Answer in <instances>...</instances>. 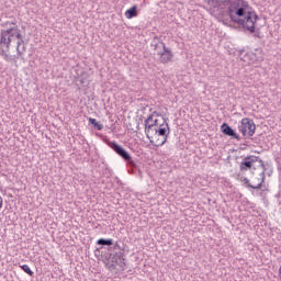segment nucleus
I'll return each instance as SVG.
<instances>
[{"mask_svg":"<svg viewBox=\"0 0 281 281\" xmlns=\"http://www.w3.org/2000/svg\"><path fill=\"white\" fill-rule=\"evenodd\" d=\"M25 54L23 35L18 26L0 31V56L7 63H16Z\"/></svg>","mask_w":281,"mask_h":281,"instance_id":"f257e3e1","label":"nucleus"},{"mask_svg":"<svg viewBox=\"0 0 281 281\" xmlns=\"http://www.w3.org/2000/svg\"><path fill=\"white\" fill-rule=\"evenodd\" d=\"M249 10V2L245 0H234L228 8V15L233 23L243 25L244 30L256 34V21H258V14L256 11Z\"/></svg>","mask_w":281,"mask_h":281,"instance_id":"f03ea898","label":"nucleus"},{"mask_svg":"<svg viewBox=\"0 0 281 281\" xmlns=\"http://www.w3.org/2000/svg\"><path fill=\"white\" fill-rule=\"evenodd\" d=\"M265 166V160L259 156H246L239 165V170L240 172H247L249 170L251 175H256V170H260Z\"/></svg>","mask_w":281,"mask_h":281,"instance_id":"7ed1b4c3","label":"nucleus"},{"mask_svg":"<svg viewBox=\"0 0 281 281\" xmlns=\"http://www.w3.org/2000/svg\"><path fill=\"white\" fill-rule=\"evenodd\" d=\"M265 172H267V166H263L260 169H257L255 173H251L252 177L250 180L248 178H244L243 181L246 188H251L252 190H260L263 188L265 179H267Z\"/></svg>","mask_w":281,"mask_h":281,"instance_id":"20e7f679","label":"nucleus"},{"mask_svg":"<svg viewBox=\"0 0 281 281\" xmlns=\"http://www.w3.org/2000/svg\"><path fill=\"white\" fill-rule=\"evenodd\" d=\"M238 131L244 137H247V135L248 137H254L256 134V123L249 117H244L238 125Z\"/></svg>","mask_w":281,"mask_h":281,"instance_id":"39448f33","label":"nucleus"},{"mask_svg":"<svg viewBox=\"0 0 281 281\" xmlns=\"http://www.w3.org/2000/svg\"><path fill=\"white\" fill-rule=\"evenodd\" d=\"M108 146H110V148H112V150H114V153H116L119 157L124 159V161H127L130 166H135L131 154H128V151H126V149H124V147H122L120 144H117L116 142H109Z\"/></svg>","mask_w":281,"mask_h":281,"instance_id":"423d86ee","label":"nucleus"},{"mask_svg":"<svg viewBox=\"0 0 281 281\" xmlns=\"http://www.w3.org/2000/svg\"><path fill=\"white\" fill-rule=\"evenodd\" d=\"M156 135L164 137L162 140H157V146H164V144L168 142V135H170V125H168V123L158 125Z\"/></svg>","mask_w":281,"mask_h":281,"instance_id":"0eeeda50","label":"nucleus"},{"mask_svg":"<svg viewBox=\"0 0 281 281\" xmlns=\"http://www.w3.org/2000/svg\"><path fill=\"white\" fill-rule=\"evenodd\" d=\"M160 63L162 65H166L168 63H172V58H175V54H172V50L168 47L159 52L158 54Z\"/></svg>","mask_w":281,"mask_h":281,"instance_id":"6e6552de","label":"nucleus"},{"mask_svg":"<svg viewBox=\"0 0 281 281\" xmlns=\"http://www.w3.org/2000/svg\"><path fill=\"white\" fill-rule=\"evenodd\" d=\"M159 120L155 119V122L151 124H145V134L147 139H153L155 135H157V128Z\"/></svg>","mask_w":281,"mask_h":281,"instance_id":"1a4fd4ad","label":"nucleus"},{"mask_svg":"<svg viewBox=\"0 0 281 281\" xmlns=\"http://www.w3.org/2000/svg\"><path fill=\"white\" fill-rule=\"evenodd\" d=\"M221 132L223 133V135H226L227 137H233V139H240L238 133H236V131L232 128V126H229V124L227 123H223L221 125Z\"/></svg>","mask_w":281,"mask_h":281,"instance_id":"9d476101","label":"nucleus"},{"mask_svg":"<svg viewBox=\"0 0 281 281\" xmlns=\"http://www.w3.org/2000/svg\"><path fill=\"white\" fill-rule=\"evenodd\" d=\"M151 47H154V52H156V54L159 56V52L165 49L167 46H166V43L159 40V37H154L151 42Z\"/></svg>","mask_w":281,"mask_h":281,"instance_id":"9b49d317","label":"nucleus"},{"mask_svg":"<svg viewBox=\"0 0 281 281\" xmlns=\"http://www.w3.org/2000/svg\"><path fill=\"white\" fill-rule=\"evenodd\" d=\"M112 257L119 260V269L121 271H124V267H126V259L124 258V251L120 250L119 252H115L114 255H112Z\"/></svg>","mask_w":281,"mask_h":281,"instance_id":"f8f14e48","label":"nucleus"},{"mask_svg":"<svg viewBox=\"0 0 281 281\" xmlns=\"http://www.w3.org/2000/svg\"><path fill=\"white\" fill-rule=\"evenodd\" d=\"M106 265L110 271H114V269H117V267H120V259L113 257V255L110 254Z\"/></svg>","mask_w":281,"mask_h":281,"instance_id":"ddd939ff","label":"nucleus"},{"mask_svg":"<svg viewBox=\"0 0 281 281\" xmlns=\"http://www.w3.org/2000/svg\"><path fill=\"white\" fill-rule=\"evenodd\" d=\"M126 19H135L137 16V5H133L127 11H125Z\"/></svg>","mask_w":281,"mask_h":281,"instance_id":"4468645a","label":"nucleus"},{"mask_svg":"<svg viewBox=\"0 0 281 281\" xmlns=\"http://www.w3.org/2000/svg\"><path fill=\"white\" fill-rule=\"evenodd\" d=\"M160 117L161 114L158 113L157 111H154L151 114H149V116L145 120V124H155V120H157L156 117Z\"/></svg>","mask_w":281,"mask_h":281,"instance_id":"2eb2a0df","label":"nucleus"},{"mask_svg":"<svg viewBox=\"0 0 281 281\" xmlns=\"http://www.w3.org/2000/svg\"><path fill=\"white\" fill-rule=\"evenodd\" d=\"M97 245H101L102 247H111V245H113V239L100 238L97 240Z\"/></svg>","mask_w":281,"mask_h":281,"instance_id":"dca6fc26","label":"nucleus"},{"mask_svg":"<svg viewBox=\"0 0 281 281\" xmlns=\"http://www.w3.org/2000/svg\"><path fill=\"white\" fill-rule=\"evenodd\" d=\"M89 124H93V126H95L97 131H102V128H104V125H102L101 123H98V120L95 119H89Z\"/></svg>","mask_w":281,"mask_h":281,"instance_id":"f3484780","label":"nucleus"},{"mask_svg":"<svg viewBox=\"0 0 281 281\" xmlns=\"http://www.w3.org/2000/svg\"><path fill=\"white\" fill-rule=\"evenodd\" d=\"M20 269H22V271H24V273L27 276H34V271H32L27 265L20 266Z\"/></svg>","mask_w":281,"mask_h":281,"instance_id":"a211bd4d","label":"nucleus"},{"mask_svg":"<svg viewBox=\"0 0 281 281\" xmlns=\"http://www.w3.org/2000/svg\"><path fill=\"white\" fill-rule=\"evenodd\" d=\"M209 3L211 5H218V3H221V1H218V0H209Z\"/></svg>","mask_w":281,"mask_h":281,"instance_id":"6ab92c4d","label":"nucleus"},{"mask_svg":"<svg viewBox=\"0 0 281 281\" xmlns=\"http://www.w3.org/2000/svg\"><path fill=\"white\" fill-rule=\"evenodd\" d=\"M114 249H119L120 251H122V246H120V244H119V243H115V245H114Z\"/></svg>","mask_w":281,"mask_h":281,"instance_id":"aec40b11","label":"nucleus"},{"mask_svg":"<svg viewBox=\"0 0 281 281\" xmlns=\"http://www.w3.org/2000/svg\"><path fill=\"white\" fill-rule=\"evenodd\" d=\"M3 207V198L0 195V210Z\"/></svg>","mask_w":281,"mask_h":281,"instance_id":"412c9836","label":"nucleus"},{"mask_svg":"<svg viewBox=\"0 0 281 281\" xmlns=\"http://www.w3.org/2000/svg\"><path fill=\"white\" fill-rule=\"evenodd\" d=\"M255 37H256V38H260V31H257V32L255 33Z\"/></svg>","mask_w":281,"mask_h":281,"instance_id":"4be33fe9","label":"nucleus"}]
</instances>
